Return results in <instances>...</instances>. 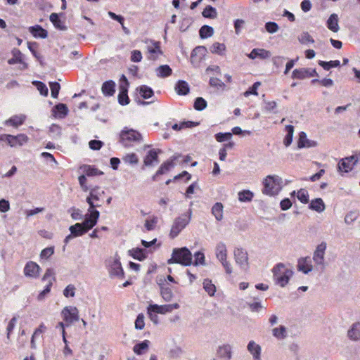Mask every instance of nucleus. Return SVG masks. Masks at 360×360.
I'll use <instances>...</instances> for the list:
<instances>
[{
  "label": "nucleus",
  "instance_id": "39448f33",
  "mask_svg": "<svg viewBox=\"0 0 360 360\" xmlns=\"http://www.w3.org/2000/svg\"><path fill=\"white\" fill-rule=\"evenodd\" d=\"M62 314L63 316L64 321L66 322L67 326H70L75 321H77L79 319V311L76 307H65L62 310Z\"/></svg>",
  "mask_w": 360,
  "mask_h": 360
},
{
  "label": "nucleus",
  "instance_id": "e2e57ef3",
  "mask_svg": "<svg viewBox=\"0 0 360 360\" xmlns=\"http://www.w3.org/2000/svg\"><path fill=\"white\" fill-rule=\"evenodd\" d=\"M298 40L301 44H307V43H314V40L311 37V36L307 32H302L300 36L298 37Z\"/></svg>",
  "mask_w": 360,
  "mask_h": 360
},
{
  "label": "nucleus",
  "instance_id": "a878e982",
  "mask_svg": "<svg viewBox=\"0 0 360 360\" xmlns=\"http://www.w3.org/2000/svg\"><path fill=\"white\" fill-rule=\"evenodd\" d=\"M328 28L333 32H338L340 27L338 25V16L335 13H333L330 15L327 20Z\"/></svg>",
  "mask_w": 360,
  "mask_h": 360
},
{
  "label": "nucleus",
  "instance_id": "5fc2aeb1",
  "mask_svg": "<svg viewBox=\"0 0 360 360\" xmlns=\"http://www.w3.org/2000/svg\"><path fill=\"white\" fill-rule=\"evenodd\" d=\"M193 107L196 110L201 111L207 107V102L203 98L198 97L195 100Z\"/></svg>",
  "mask_w": 360,
  "mask_h": 360
},
{
  "label": "nucleus",
  "instance_id": "8fccbe9b",
  "mask_svg": "<svg viewBox=\"0 0 360 360\" xmlns=\"http://www.w3.org/2000/svg\"><path fill=\"white\" fill-rule=\"evenodd\" d=\"M319 65L321 66L324 70H329L331 68L338 67L340 65V61L338 60H330L328 62L319 60Z\"/></svg>",
  "mask_w": 360,
  "mask_h": 360
},
{
  "label": "nucleus",
  "instance_id": "c9c22d12",
  "mask_svg": "<svg viewBox=\"0 0 360 360\" xmlns=\"http://www.w3.org/2000/svg\"><path fill=\"white\" fill-rule=\"evenodd\" d=\"M309 69L308 68H298L293 70L292 74V79H303L308 77Z\"/></svg>",
  "mask_w": 360,
  "mask_h": 360
},
{
  "label": "nucleus",
  "instance_id": "5701e85b",
  "mask_svg": "<svg viewBox=\"0 0 360 360\" xmlns=\"http://www.w3.org/2000/svg\"><path fill=\"white\" fill-rule=\"evenodd\" d=\"M347 336L353 341L360 340V323L356 322L352 324L350 329L347 331Z\"/></svg>",
  "mask_w": 360,
  "mask_h": 360
},
{
  "label": "nucleus",
  "instance_id": "69168bd1",
  "mask_svg": "<svg viewBox=\"0 0 360 360\" xmlns=\"http://www.w3.org/2000/svg\"><path fill=\"white\" fill-rule=\"evenodd\" d=\"M195 261L193 262V264L195 266H197L198 264L205 265V255L201 252H197L194 255Z\"/></svg>",
  "mask_w": 360,
  "mask_h": 360
},
{
  "label": "nucleus",
  "instance_id": "4be33fe9",
  "mask_svg": "<svg viewBox=\"0 0 360 360\" xmlns=\"http://www.w3.org/2000/svg\"><path fill=\"white\" fill-rule=\"evenodd\" d=\"M27 136L22 134L17 136L9 135L8 145L11 147L16 146L17 145L22 146L24 143L27 142Z\"/></svg>",
  "mask_w": 360,
  "mask_h": 360
},
{
  "label": "nucleus",
  "instance_id": "13d9d810",
  "mask_svg": "<svg viewBox=\"0 0 360 360\" xmlns=\"http://www.w3.org/2000/svg\"><path fill=\"white\" fill-rule=\"evenodd\" d=\"M103 191H100L99 186H95L90 190L89 196L94 200H99L101 195L104 194Z\"/></svg>",
  "mask_w": 360,
  "mask_h": 360
},
{
  "label": "nucleus",
  "instance_id": "bb28decb",
  "mask_svg": "<svg viewBox=\"0 0 360 360\" xmlns=\"http://www.w3.org/2000/svg\"><path fill=\"white\" fill-rule=\"evenodd\" d=\"M177 156H173L170 160H167L162 163L158 170L156 172V175H162L168 172L172 167H174L173 162L177 159Z\"/></svg>",
  "mask_w": 360,
  "mask_h": 360
},
{
  "label": "nucleus",
  "instance_id": "0e129e2a",
  "mask_svg": "<svg viewBox=\"0 0 360 360\" xmlns=\"http://www.w3.org/2000/svg\"><path fill=\"white\" fill-rule=\"evenodd\" d=\"M68 212L71 213V217L75 220H81L83 219L82 211L79 209L72 207L68 210Z\"/></svg>",
  "mask_w": 360,
  "mask_h": 360
},
{
  "label": "nucleus",
  "instance_id": "37998d69",
  "mask_svg": "<svg viewBox=\"0 0 360 360\" xmlns=\"http://www.w3.org/2000/svg\"><path fill=\"white\" fill-rule=\"evenodd\" d=\"M118 102L122 105H127L129 103L127 89L123 86H120V91L118 95Z\"/></svg>",
  "mask_w": 360,
  "mask_h": 360
},
{
  "label": "nucleus",
  "instance_id": "4c0bfd02",
  "mask_svg": "<svg viewBox=\"0 0 360 360\" xmlns=\"http://www.w3.org/2000/svg\"><path fill=\"white\" fill-rule=\"evenodd\" d=\"M25 119V116L24 115H15L10 119L5 121V124L6 125H12L13 127H18L21 125Z\"/></svg>",
  "mask_w": 360,
  "mask_h": 360
},
{
  "label": "nucleus",
  "instance_id": "a19ab883",
  "mask_svg": "<svg viewBox=\"0 0 360 360\" xmlns=\"http://www.w3.org/2000/svg\"><path fill=\"white\" fill-rule=\"evenodd\" d=\"M150 342L148 340H144L140 343L134 345L133 350L136 354H142L146 351L149 347Z\"/></svg>",
  "mask_w": 360,
  "mask_h": 360
},
{
  "label": "nucleus",
  "instance_id": "49530a36",
  "mask_svg": "<svg viewBox=\"0 0 360 360\" xmlns=\"http://www.w3.org/2000/svg\"><path fill=\"white\" fill-rule=\"evenodd\" d=\"M213 34L214 30L212 27L209 25H203L199 30V34L202 39L210 37L213 35Z\"/></svg>",
  "mask_w": 360,
  "mask_h": 360
},
{
  "label": "nucleus",
  "instance_id": "6e6552de",
  "mask_svg": "<svg viewBox=\"0 0 360 360\" xmlns=\"http://www.w3.org/2000/svg\"><path fill=\"white\" fill-rule=\"evenodd\" d=\"M234 258L236 262L240 268L247 270L248 268V256L246 250L242 248H236L234 250Z\"/></svg>",
  "mask_w": 360,
  "mask_h": 360
},
{
  "label": "nucleus",
  "instance_id": "f704fd0d",
  "mask_svg": "<svg viewBox=\"0 0 360 360\" xmlns=\"http://www.w3.org/2000/svg\"><path fill=\"white\" fill-rule=\"evenodd\" d=\"M175 89L179 95H186L189 92V86L186 82L179 80L175 86Z\"/></svg>",
  "mask_w": 360,
  "mask_h": 360
},
{
  "label": "nucleus",
  "instance_id": "aec40b11",
  "mask_svg": "<svg viewBox=\"0 0 360 360\" xmlns=\"http://www.w3.org/2000/svg\"><path fill=\"white\" fill-rule=\"evenodd\" d=\"M232 348L229 344L223 345L219 347L217 349V354L220 358L224 359L225 360H230L232 356Z\"/></svg>",
  "mask_w": 360,
  "mask_h": 360
},
{
  "label": "nucleus",
  "instance_id": "473e14b6",
  "mask_svg": "<svg viewBox=\"0 0 360 360\" xmlns=\"http://www.w3.org/2000/svg\"><path fill=\"white\" fill-rule=\"evenodd\" d=\"M49 19L56 29L60 30H67V27L63 25V22L61 21L57 13H51L49 16Z\"/></svg>",
  "mask_w": 360,
  "mask_h": 360
},
{
  "label": "nucleus",
  "instance_id": "cd10ccee",
  "mask_svg": "<svg viewBox=\"0 0 360 360\" xmlns=\"http://www.w3.org/2000/svg\"><path fill=\"white\" fill-rule=\"evenodd\" d=\"M309 257L302 258L299 259L297 269L299 271H302L304 274H307L311 271H312V265L308 262Z\"/></svg>",
  "mask_w": 360,
  "mask_h": 360
},
{
  "label": "nucleus",
  "instance_id": "f8f14e48",
  "mask_svg": "<svg viewBox=\"0 0 360 360\" xmlns=\"http://www.w3.org/2000/svg\"><path fill=\"white\" fill-rule=\"evenodd\" d=\"M358 162V157L356 155H352L342 159L338 163V169L345 172L351 171Z\"/></svg>",
  "mask_w": 360,
  "mask_h": 360
},
{
  "label": "nucleus",
  "instance_id": "c85d7f7f",
  "mask_svg": "<svg viewBox=\"0 0 360 360\" xmlns=\"http://www.w3.org/2000/svg\"><path fill=\"white\" fill-rule=\"evenodd\" d=\"M115 83L112 81H106L102 85V92L105 96H112L115 91Z\"/></svg>",
  "mask_w": 360,
  "mask_h": 360
},
{
  "label": "nucleus",
  "instance_id": "864d4df0",
  "mask_svg": "<svg viewBox=\"0 0 360 360\" xmlns=\"http://www.w3.org/2000/svg\"><path fill=\"white\" fill-rule=\"evenodd\" d=\"M122 160L124 162L130 165H136L139 162L138 156L134 153L127 154Z\"/></svg>",
  "mask_w": 360,
  "mask_h": 360
},
{
  "label": "nucleus",
  "instance_id": "4468645a",
  "mask_svg": "<svg viewBox=\"0 0 360 360\" xmlns=\"http://www.w3.org/2000/svg\"><path fill=\"white\" fill-rule=\"evenodd\" d=\"M179 308V305L177 303L170 304H165V305H158V304H150L149 310L153 311L155 313L162 314H165L168 312L172 311L174 309H176Z\"/></svg>",
  "mask_w": 360,
  "mask_h": 360
},
{
  "label": "nucleus",
  "instance_id": "a211bd4d",
  "mask_svg": "<svg viewBox=\"0 0 360 360\" xmlns=\"http://www.w3.org/2000/svg\"><path fill=\"white\" fill-rule=\"evenodd\" d=\"M247 349L248 352L252 355L254 360H260L261 359V347L255 341L251 340L248 342Z\"/></svg>",
  "mask_w": 360,
  "mask_h": 360
},
{
  "label": "nucleus",
  "instance_id": "20e7f679",
  "mask_svg": "<svg viewBox=\"0 0 360 360\" xmlns=\"http://www.w3.org/2000/svg\"><path fill=\"white\" fill-rule=\"evenodd\" d=\"M191 214L192 211L189 210L188 215L183 214L175 219L169 233L172 238L176 237L181 230L186 226L191 220Z\"/></svg>",
  "mask_w": 360,
  "mask_h": 360
},
{
  "label": "nucleus",
  "instance_id": "dca6fc26",
  "mask_svg": "<svg viewBox=\"0 0 360 360\" xmlns=\"http://www.w3.org/2000/svg\"><path fill=\"white\" fill-rule=\"evenodd\" d=\"M152 45L148 46V58L150 60H156L159 55H162V51L160 49V43L159 41H150Z\"/></svg>",
  "mask_w": 360,
  "mask_h": 360
},
{
  "label": "nucleus",
  "instance_id": "e433bc0d",
  "mask_svg": "<svg viewBox=\"0 0 360 360\" xmlns=\"http://www.w3.org/2000/svg\"><path fill=\"white\" fill-rule=\"evenodd\" d=\"M69 230L75 237L82 236L84 233H87V231L82 225L79 224V223H77L75 225L70 226Z\"/></svg>",
  "mask_w": 360,
  "mask_h": 360
},
{
  "label": "nucleus",
  "instance_id": "423d86ee",
  "mask_svg": "<svg viewBox=\"0 0 360 360\" xmlns=\"http://www.w3.org/2000/svg\"><path fill=\"white\" fill-rule=\"evenodd\" d=\"M42 281H47L48 283L44 288L37 296V300L39 301H41L44 299V297L46 294H48L51 290V287L53 284V281H55L54 278V271L52 269H46Z\"/></svg>",
  "mask_w": 360,
  "mask_h": 360
},
{
  "label": "nucleus",
  "instance_id": "3c124183",
  "mask_svg": "<svg viewBox=\"0 0 360 360\" xmlns=\"http://www.w3.org/2000/svg\"><path fill=\"white\" fill-rule=\"evenodd\" d=\"M273 335L278 339H283L286 337V329L283 326L273 329Z\"/></svg>",
  "mask_w": 360,
  "mask_h": 360
},
{
  "label": "nucleus",
  "instance_id": "f257e3e1",
  "mask_svg": "<svg viewBox=\"0 0 360 360\" xmlns=\"http://www.w3.org/2000/svg\"><path fill=\"white\" fill-rule=\"evenodd\" d=\"M263 193L269 195H276L283 187V179L277 175H269L264 181Z\"/></svg>",
  "mask_w": 360,
  "mask_h": 360
},
{
  "label": "nucleus",
  "instance_id": "393cba45",
  "mask_svg": "<svg viewBox=\"0 0 360 360\" xmlns=\"http://www.w3.org/2000/svg\"><path fill=\"white\" fill-rule=\"evenodd\" d=\"M215 255L219 261H224V259L227 258L226 246L223 242H219L217 244L215 248Z\"/></svg>",
  "mask_w": 360,
  "mask_h": 360
},
{
  "label": "nucleus",
  "instance_id": "7c9ffc66",
  "mask_svg": "<svg viewBox=\"0 0 360 360\" xmlns=\"http://www.w3.org/2000/svg\"><path fill=\"white\" fill-rule=\"evenodd\" d=\"M146 250L141 248H133L129 250V254L134 259L142 261L146 258Z\"/></svg>",
  "mask_w": 360,
  "mask_h": 360
},
{
  "label": "nucleus",
  "instance_id": "6e6d98bb",
  "mask_svg": "<svg viewBox=\"0 0 360 360\" xmlns=\"http://www.w3.org/2000/svg\"><path fill=\"white\" fill-rule=\"evenodd\" d=\"M297 199L302 203H307L309 202V194L307 190L301 188L297 193Z\"/></svg>",
  "mask_w": 360,
  "mask_h": 360
},
{
  "label": "nucleus",
  "instance_id": "09e8293b",
  "mask_svg": "<svg viewBox=\"0 0 360 360\" xmlns=\"http://www.w3.org/2000/svg\"><path fill=\"white\" fill-rule=\"evenodd\" d=\"M203 288L210 295L212 296L216 292L215 285L212 283V281L206 278L203 281Z\"/></svg>",
  "mask_w": 360,
  "mask_h": 360
},
{
  "label": "nucleus",
  "instance_id": "4d7b16f0",
  "mask_svg": "<svg viewBox=\"0 0 360 360\" xmlns=\"http://www.w3.org/2000/svg\"><path fill=\"white\" fill-rule=\"evenodd\" d=\"M207 49L203 46H199L195 47L191 53V58L199 56V58L201 59L206 53Z\"/></svg>",
  "mask_w": 360,
  "mask_h": 360
},
{
  "label": "nucleus",
  "instance_id": "6ab92c4d",
  "mask_svg": "<svg viewBox=\"0 0 360 360\" xmlns=\"http://www.w3.org/2000/svg\"><path fill=\"white\" fill-rule=\"evenodd\" d=\"M248 57L250 59H255L257 58L265 59L270 57V52L263 49H254L248 54Z\"/></svg>",
  "mask_w": 360,
  "mask_h": 360
},
{
  "label": "nucleus",
  "instance_id": "0eeeda50",
  "mask_svg": "<svg viewBox=\"0 0 360 360\" xmlns=\"http://www.w3.org/2000/svg\"><path fill=\"white\" fill-rule=\"evenodd\" d=\"M120 139L122 143L127 146L126 141L139 142L142 139V136L139 132L134 129H124L121 131Z\"/></svg>",
  "mask_w": 360,
  "mask_h": 360
},
{
  "label": "nucleus",
  "instance_id": "72a5a7b5",
  "mask_svg": "<svg viewBox=\"0 0 360 360\" xmlns=\"http://www.w3.org/2000/svg\"><path fill=\"white\" fill-rule=\"evenodd\" d=\"M223 208L224 206L221 202H216L212 207V214L219 221L223 219Z\"/></svg>",
  "mask_w": 360,
  "mask_h": 360
},
{
  "label": "nucleus",
  "instance_id": "58836bf2",
  "mask_svg": "<svg viewBox=\"0 0 360 360\" xmlns=\"http://www.w3.org/2000/svg\"><path fill=\"white\" fill-rule=\"evenodd\" d=\"M160 295L165 302L171 301L173 297L172 289L162 285H160Z\"/></svg>",
  "mask_w": 360,
  "mask_h": 360
},
{
  "label": "nucleus",
  "instance_id": "052dcab7",
  "mask_svg": "<svg viewBox=\"0 0 360 360\" xmlns=\"http://www.w3.org/2000/svg\"><path fill=\"white\" fill-rule=\"evenodd\" d=\"M32 84L37 87L41 95L45 96L48 95V88L43 82L39 81H34L32 82Z\"/></svg>",
  "mask_w": 360,
  "mask_h": 360
},
{
  "label": "nucleus",
  "instance_id": "2eb2a0df",
  "mask_svg": "<svg viewBox=\"0 0 360 360\" xmlns=\"http://www.w3.org/2000/svg\"><path fill=\"white\" fill-rule=\"evenodd\" d=\"M40 269L37 263L30 261L26 264L24 268V274L27 277L37 278L39 276Z\"/></svg>",
  "mask_w": 360,
  "mask_h": 360
},
{
  "label": "nucleus",
  "instance_id": "9d476101",
  "mask_svg": "<svg viewBox=\"0 0 360 360\" xmlns=\"http://www.w3.org/2000/svg\"><path fill=\"white\" fill-rule=\"evenodd\" d=\"M100 212L98 210L92 211L90 214L85 215L84 221L79 223V224L88 232L97 224Z\"/></svg>",
  "mask_w": 360,
  "mask_h": 360
},
{
  "label": "nucleus",
  "instance_id": "603ef678",
  "mask_svg": "<svg viewBox=\"0 0 360 360\" xmlns=\"http://www.w3.org/2000/svg\"><path fill=\"white\" fill-rule=\"evenodd\" d=\"M13 57L8 60V64L13 65L17 63H22V53L18 49L13 50Z\"/></svg>",
  "mask_w": 360,
  "mask_h": 360
},
{
  "label": "nucleus",
  "instance_id": "a18cd8bd",
  "mask_svg": "<svg viewBox=\"0 0 360 360\" xmlns=\"http://www.w3.org/2000/svg\"><path fill=\"white\" fill-rule=\"evenodd\" d=\"M139 94L143 98L148 99L153 96L154 92L150 87L146 85H142L139 87Z\"/></svg>",
  "mask_w": 360,
  "mask_h": 360
},
{
  "label": "nucleus",
  "instance_id": "79ce46f5",
  "mask_svg": "<svg viewBox=\"0 0 360 360\" xmlns=\"http://www.w3.org/2000/svg\"><path fill=\"white\" fill-rule=\"evenodd\" d=\"M204 18L215 19L217 17V12L215 8L212 6H207L202 13Z\"/></svg>",
  "mask_w": 360,
  "mask_h": 360
},
{
  "label": "nucleus",
  "instance_id": "1a4fd4ad",
  "mask_svg": "<svg viewBox=\"0 0 360 360\" xmlns=\"http://www.w3.org/2000/svg\"><path fill=\"white\" fill-rule=\"evenodd\" d=\"M327 244L326 242H321L317 245L314 255L313 260L317 265H321L324 267L325 261V252L326 250Z\"/></svg>",
  "mask_w": 360,
  "mask_h": 360
},
{
  "label": "nucleus",
  "instance_id": "412c9836",
  "mask_svg": "<svg viewBox=\"0 0 360 360\" xmlns=\"http://www.w3.org/2000/svg\"><path fill=\"white\" fill-rule=\"evenodd\" d=\"M29 31L35 38L45 39L48 36V32L38 25L30 27Z\"/></svg>",
  "mask_w": 360,
  "mask_h": 360
},
{
  "label": "nucleus",
  "instance_id": "680f3d73",
  "mask_svg": "<svg viewBox=\"0 0 360 360\" xmlns=\"http://www.w3.org/2000/svg\"><path fill=\"white\" fill-rule=\"evenodd\" d=\"M50 89L51 92V96L54 98H58L59 91L60 89V85L58 82H50Z\"/></svg>",
  "mask_w": 360,
  "mask_h": 360
},
{
  "label": "nucleus",
  "instance_id": "b1692460",
  "mask_svg": "<svg viewBox=\"0 0 360 360\" xmlns=\"http://www.w3.org/2000/svg\"><path fill=\"white\" fill-rule=\"evenodd\" d=\"M80 169L87 176H94L103 174L102 171L98 169L94 166L84 165L80 167Z\"/></svg>",
  "mask_w": 360,
  "mask_h": 360
},
{
  "label": "nucleus",
  "instance_id": "f03ea898",
  "mask_svg": "<svg viewBox=\"0 0 360 360\" xmlns=\"http://www.w3.org/2000/svg\"><path fill=\"white\" fill-rule=\"evenodd\" d=\"M274 279L276 284L281 287H284L292 276L293 271L285 267L283 263L277 264L272 270Z\"/></svg>",
  "mask_w": 360,
  "mask_h": 360
},
{
  "label": "nucleus",
  "instance_id": "9b49d317",
  "mask_svg": "<svg viewBox=\"0 0 360 360\" xmlns=\"http://www.w3.org/2000/svg\"><path fill=\"white\" fill-rule=\"evenodd\" d=\"M161 153L162 150L160 149H151L148 150L143 159V165L141 169L143 170L145 167H151L153 165V163H158V154Z\"/></svg>",
  "mask_w": 360,
  "mask_h": 360
},
{
  "label": "nucleus",
  "instance_id": "f3484780",
  "mask_svg": "<svg viewBox=\"0 0 360 360\" xmlns=\"http://www.w3.org/2000/svg\"><path fill=\"white\" fill-rule=\"evenodd\" d=\"M316 146H317L316 141L308 139L305 132L301 131L299 134V139L297 141V147L299 148H313Z\"/></svg>",
  "mask_w": 360,
  "mask_h": 360
},
{
  "label": "nucleus",
  "instance_id": "ddd939ff",
  "mask_svg": "<svg viewBox=\"0 0 360 360\" xmlns=\"http://www.w3.org/2000/svg\"><path fill=\"white\" fill-rule=\"evenodd\" d=\"M109 273L110 276H115L120 278L124 277V271L122 269L120 258L117 255L113 258V261L110 264Z\"/></svg>",
  "mask_w": 360,
  "mask_h": 360
},
{
  "label": "nucleus",
  "instance_id": "de8ad7c7",
  "mask_svg": "<svg viewBox=\"0 0 360 360\" xmlns=\"http://www.w3.org/2000/svg\"><path fill=\"white\" fill-rule=\"evenodd\" d=\"M210 50L212 53L223 55L226 50V46L224 44L215 42L210 46Z\"/></svg>",
  "mask_w": 360,
  "mask_h": 360
},
{
  "label": "nucleus",
  "instance_id": "338daca9",
  "mask_svg": "<svg viewBox=\"0 0 360 360\" xmlns=\"http://www.w3.org/2000/svg\"><path fill=\"white\" fill-rule=\"evenodd\" d=\"M278 28V24L274 22H268L265 24L266 30L271 34L276 33Z\"/></svg>",
  "mask_w": 360,
  "mask_h": 360
},
{
  "label": "nucleus",
  "instance_id": "2f4dec72",
  "mask_svg": "<svg viewBox=\"0 0 360 360\" xmlns=\"http://www.w3.org/2000/svg\"><path fill=\"white\" fill-rule=\"evenodd\" d=\"M155 72L157 76L162 78L169 77L172 74V70L168 65H160L156 68Z\"/></svg>",
  "mask_w": 360,
  "mask_h": 360
},
{
  "label": "nucleus",
  "instance_id": "7ed1b4c3",
  "mask_svg": "<svg viewBox=\"0 0 360 360\" xmlns=\"http://www.w3.org/2000/svg\"><path fill=\"white\" fill-rule=\"evenodd\" d=\"M168 264L178 263L184 266H189L192 264V254L187 248H174L172 257L168 260Z\"/></svg>",
  "mask_w": 360,
  "mask_h": 360
},
{
  "label": "nucleus",
  "instance_id": "c03bdc74",
  "mask_svg": "<svg viewBox=\"0 0 360 360\" xmlns=\"http://www.w3.org/2000/svg\"><path fill=\"white\" fill-rule=\"evenodd\" d=\"M238 195L240 202H250L254 197L253 193L249 190L240 191Z\"/></svg>",
  "mask_w": 360,
  "mask_h": 360
},
{
  "label": "nucleus",
  "instance_id": "ea45409f",
  "mask_svg": "<svg viewBox=\"0 0 360 360\" xmlns=\"http://www.w3.org/2000/svg\"><path fill=\"white\" fill-rule=\"evenodd\" d=\"M285 130L287 131V134L285 135L283 143L284 145L288 147L289 146L292 141V137L294 134V127L292 125H287L285 127Z\"/></svg>",
  "mask_w": 360,
  "mask_h": 360
},
{
  "label": "nucleus",
  "instance_id": "bf43d9fd",
  "mask_svg": "<svg viewBox=\"0 0 360 360\" xmlns=\"http://www.w3.org/2000/svg\"><path fill=\"white\" fill-rule=\"evenodd\" d=\"M54 109L57 110L59 114V117L63 118L68 115V109L65 104L58 103L55 105Z\"/></svg>",
  "mask_w": 360,
  "mask_h": 360
},
{
  "label": "nucleus",
  "instance_id": "774afa93",
  "mask_svg": "<svg viewBox=\"0 0 360 360\" xmlns=\"http://www.w3.org/2000/svg\"><path fill=\"white\" fill-rule=\"evenodd\" d=\"M75 287L74 285H68L63 290V295L66 297H74L75 295Z\"/></svg>",
  "mask_w": 360,
  "mask_h": 360
},
{
  "label": "nucleus",
  "instance_id": "c756f323",
  "mask_svg": "<svg viewBox=\"0 0 360 360\" xmlns=\"http://www.w3.org/2000/svg\"><path fill=\"white\" fill-rule=\"evenodd\" d=\"M309 209L317 212H322L325 210L326 206L321 198H316L310 202Z\"/></svg>",
  "mask_w": 360,
  "mask_h": 360
}]
</instances>
